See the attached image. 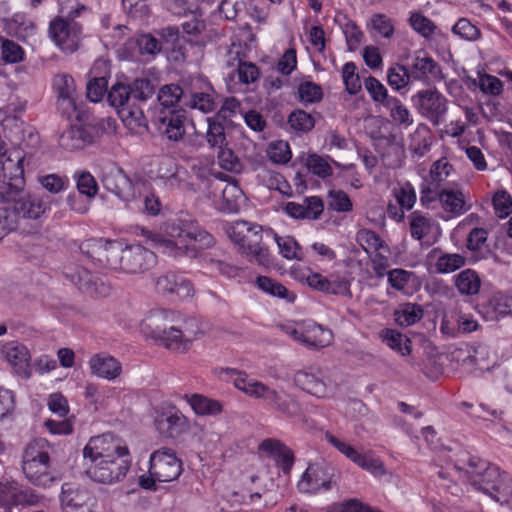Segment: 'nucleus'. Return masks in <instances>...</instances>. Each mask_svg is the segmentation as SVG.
I'll return each mask as SVG.
<instances>
[{"instance_id":"1","label":"nucleus","mask_w":512,"mask_h":512,"mask_svg":"<svg viewBox=\"0 0 512 512\" xmlns=\"http://www.w3.org/2000/svg\"><path fill=\"white\" fill-rule=\"evenodd\" d=\"M218 376L222 380L232 381L234 386L256 399H262L274 411L288 418H298L302 415V407L292 394L277 391L264 383L250 378L246 373L233 368H220Z\"/></svg>"},{"instance_id":"2","label":"nucleus","mask_w":512,"mask_h":512,"mask_svg":"<svg viewBox=\"0 0 512 512\" xmlns=\"http://www.w3.org/2000/svg\"><path fill=\"white\" fill-rule=\"evenodd\" d=\"M0 202H12V205L0 207V240L8 233L16 230L21 219L37 220L47 210V203L40 197L30 194L23 189L19 192L4 191Z\"/></svg>"},{"instance_id":"3","label":"nucleus","mask_w":512,"mask_h":512,"mask_svg":"<svg viewBox=\"0 0 512 512\" xmlns=\"http://www.w3.org/2000/svg\"><path fill=\"white\" fill-rule=\"evenodd\" d=\"M171 322L167 312L154 311L145 319V327L150 330L151 337L166 348L186 352L198 333L196 322L193 319L185 320L180 327Z\"/></svg>"},{"instance_id":"4","label":"nucleus","mask_w":512,"mask_h":512,"mask_svg":"<svg viewBox=\"0 0 512 512\" xmlns=\"http://www.w3.org/2000/svg\"><path fill=\"white\" fill-rule=\"evenodd\" d=\"M50 445L46 439L31 441L22 456V471L34 486L48 488L61 480V476L50 470Z\"/></svg>"},{"instance_id":"5","label":"nucleus","mask_w":512,"mask_h":512,"mask_svg":"<svg viewBox=\"0 0 512 512\" xmlns=\"http://www.w3.org/2000/svg\"><path fill=\"white\" fill-rule=\"evenodd\" d=\"M230 240L239 247V252L246 256H266L267 251L262 245L263 228L261 225L237 220L225 227Z\"/></svg>"},{"instance_id":"6","label":"nucleus","mask_w":512,"mask_h":512,"mask_svg":"<svg viewBox=\"0 0 512 512\" xmlns=\"http://www.w3.org/2000/svg\"><path fill=\"white\" fill-rule=\"evenodd\" d=\"M147 234V245L159 249L158 252L160 253H173L175 256L183 253H200L202 250L211 248L215 244L214 237L200 228L182 245L158 233L147 232Z\"/></svg>"},{"instance_id":"7","label":"nucleus","mask_w":512,"mask_h":512,"mask_svg":"<svg viewBox=\"0 0 512 512\" xmlns=\"http://www.w3.org/2000/svg\"><path fill=\"white\" fill-rule=\"evenodd\" d=\"M122 456L130 457L128 447L112 434L92 437L83 449L84 463L114 460Z\"/></svg>"},{"instance_id":"8","label":"nucleus","mask_w":512,"mask_h":512,"mask_svg":"<svg viewBox=\"0 0 512 512\" xmlns=\"http://www.w3.org/2000/svg\"><path fill=\"white\" fill-rule=\"evenodd\" d=\"M339 471L330 463L315 462L309 464L298 482V489L303 493L316 494L327 491L336 484Z\"/></svg>"},{"instance_id":"9","label":"nucleus","mask_w":512,"mask_h":512,"mask_svg":"<svg viewBox=\"0 0 512 512\" xmlns=\"http://www.w3.org/2000/svg\"><path fill=\"white\" fill-rule=\"evenodd\" d=\"M87 476L98 483L113 484L123 480L131 466V457L84 463Z\"/></svg>"},{"instance_id":"10","label":"nucleus","mask_w":512,"mask_h":512,"mask_svg":"<svg viewBox=\"0 0 512 512\" xmlns=\"http://www.w3.org/2000/svg\"><path fill=\"white\" fill-rule=\"evenodd\" d=\"M412 101L419 114L429 120L434 126L440 125L448 111V100L437 90H420Z\"/></svg>"},{"instance_id":"11","label":"nucleus","mask_w":512,"mask_h":512,"mask_svg":"<svg viewBox=\"0 0 512 512\" xmlns=\"http://www.w3.org/2000/svg\"><path fill=\"white\" fill-rule=\"evenodd\" d=\"M43 497L29 487H22L14 481H0V508L4 512H12L17 506H34L41 502Z\"/></svg>"},{"instance_id":"12","label":"nucleus","mask_w":512,"mask_h":512,"mask_svg":"<svg viewBox=\"0 0 512 512\" xmlns=\"http://www.w3.org/2000/svg\"><path fill=\"white\" fill-rule=\"evenodd\" d=\"M24 162L25 155L20 150H14L1 161L0 195L5 190L19 192L25 187Z\"/></svg>"},{"instance_id":"13","label":"nucleus","mask_w":512,"mask_h":512,"mask_svg":"<svg viewBox=\"0 0 512 512\" xmlns=\"http://www.w3.org/2000/svg\"><path fill=\"white\" fill-rule=\"evenodd\" d=\"M182 462L174 451L163 448L154 451L150 456L149 474L158 482H171L181 475Z\"/></svg>"},{"instance_id":"14","label":"nucleus","mask_w":512,"mask_h":512,"mask_svg":"<svg viewBox=\"0 0 512 512\" xmlns=\"http://www.w3.org/2000/svg\"><path fill=\"white\" fill-rule=\"evenodd\" d=\"M187 120L184 109H161L153 119L158 132L169 141L179 142L185 135Z\"/></svg>"},{"instance_id":"15","label":"nucleus","mask_w":512,"mask_h":512,"mask_svg":"<svg viewBox=\"0 0 512 512\" xmlns=\"http://www.w3.org/2000/svg\"><path fill=\"white\" fill-rule=\"evenodd\" d=\"M82 26L78 22H69L56 17L50 22L49 35L63 51L72 53L77 50Z\"/></svg>"},{"instance_id":"16","label":"nucleus","mask_w":512,"mask_h":512,"mask_svg":"<svg viewBox=\"0 0 512 512\" xmlns=\"http://www.w3.org/2000/svg\"><path fill=\"white\" fill-rule=\"evenodd\" d=\"M0 358L6 360L15 372L24 379L31 376V355L27 347L19 341H7L0 345Z\"/></svg>"},{"instance_id":"17","label":"nucleus","mask_w":512,"mask_h":512,"mask_svg":"<svg viewBox=\"0 0 512 512\" xmlns=\"http://www.w3.org/2000/svg\"><path fill=\"white\" fill-rule=\"evenodd\" d=\"M452 169V165L445 158L435 161L430 168L429 178L421 186V199H437V194L443 189L442 184L450 176Z\"/></svg>"},{"instance_id":"18","label":"nucleus","mask_w":512,"mask_h":512,"mask_svg":"<svg viewBox=\"0 0 512 512\" xmlns=\"http://www.w3.org/2000/svg\"><path fill=\"white\" fill-rule=\"evenodd\" d=\"M60 500L65 512H92L90 493L70 483L62 485Z\"/></svg>"},{"instance_id":"19","label":"nucleus","mask_w":512,"mask_h":512,"mask_svg":"<svg viewBox=\"0 0 512 512\" xmlns=\"http://www.w3.org/2000/svg\"><path fill=\"white\" fill-rule=\"evenodd\" d=\"M408 68L410 71L409 75L413 80L429 84L444 79L440 65L433 58L426 55H417Z\"/></svg>"},{"instance_id":"20","label":"nucleus","mask_w":512,"mask_h":512,"mask_svg":"<svg viewBox=\"0 0 512 512\" xmlns=\"http://www.w3.org/2000/svg\"><path fill=\"white\" fill-rule=\"evenodd\" d=\"M156 290L162 295L179 299L192 296L194 291L189 280L174 273H167L159 277L156 281Z\"/></svg>"},{"instance_id":"21","label":"nucleus","mask_w":512,"mask_h":512,"mask_svg":"<svg viewBox=\"0 0 512 512\" xmlns=\"http://www.w3.org/2000/svg\"><path fill=\"white\" fill-rule=\"evenodd\" d=\"M199 226L196 220L189 214L180 212L176 218L165 224V232L168 236L175 238V243L182 245L193 234L198 231Z\"/></svg>"},{"instance_id":"22","label":"nucleus","mask_w":512,"mask_h":512,"mask_svg":"<svg viewBox=\"0 0 512 512\" xmlns=\"http://www.w3.org/2000/svg\"><path fill=\"white\" fill-rule=\"evenodd\" d=\"M88 364L92 375L108 381L118 378L122 373L121 363L108 353L92 355Z\"/></svg>"},{"instance_id":"23","label":"nucleus","mask_w":512,"mask_h":512,"mask_svg":"<svg viewBox=\"0 0 512 512\" xmlns=\"http://www.w3.org/2000/svg\"><path fill=\"white\" fill-rule=\"evenodd\" d=\"M294 383L303 391L316 397H325L328 394L326 383L322 379L320 369H304L294 374Z\"/></svg>"},{"instance_id":"24","label":"nucleus","mask_w":512,"mask_h":512,"mask_svg":"<svg viewBox=\"0 0 512 512\" xmlns=\"http://www.w3.org/2000/svg\"><path fill=\"white\" fill-rule=\"evenodd\" d=\"M93 142V136L88 129L72 125L59 137V145L70 151L84 149Z\"/></svg>"},{"instance_id":"25","label":"nucleus","mask_w":512,"mask_h":512,"mask_svg":"<svg viewBox=\"0 0 512 512\" xmlns=\"http://www.w3.org/2000/svg\"><path fill=\"white\" fill-rule=\"evenodd\" d=\"M76 285L90 296L106 297L110 293L109 286L97 276L92 275L86 268L78 271Z\"/></svg>"},{"instance_id":"26","label":"nucleus","mask_w":512,"mask_h":512,"mask_svg":"<svg viewBox=\"0 0 512 512\" xmlns=\"http://www.w3.org/2000/svg\"><path fill=\"white\" fill-rule=\"evenodd\" d=\"M482 313L491 321L512 313V294L495 293L488 302L483 305Z\"/></svg>"},{"instance_id":"27","label":"nucleus","mask_w":512,"mask_h":512,"mask_svg":"<svg viewBox=\"0 0 512 512\" xmlns=\"http://www.w3.org/2000/svg\"><path fill=\"white\" fill-rule=\"evenodd\" d=\"M262 452L273 456L281 465L284 472H288L294 462L291 450L276 439H265L259 446Z\"/></svg>"},{"instance_id":"28","label":"nucleus","mask_w":512,"mask_h":512,"mask_svg":"<svg viewBox=\"0 0 512 512\" xmlns=\"http://www.w3.org/2000/svg\"><path fill=\"white\" fill-rule=\"evenodd\" d=\"M332 332L314 322H305L304 338L302 344L319 349L328 346L332 342Z\"/></svg>"},{"instance_id":"29","label":"nucleus","mask_w":512,"mask_h":512,"mask_svg":"<svg viewBox=\"0 0 512 512\" xmlns=\"http://www.w3.org/2000/svg\"><path fill=\"white\" fill-rule=\"evenodd\" d=\"M118 114L125 126L134 133H142L148 129L147 119L141 107L135 103L119 109Z\"/></svg>"},{"instance_id":"30","label":"nucleus","mask_w":512,"mask_h":512,"mask_svg":"<svg viewBox=\"0 0 512 512\" xmlns=\"http://www.w3.org/2000/svg\"><path fill=\"white\" fill-rule=\"evenodd\" d=\"M105 188L121 198L122 200H129L133 195V184L129 177L118 170L114 174L108 175L104 180Z\"/></svg>"},{"instance_id":"31","label":"nucleus","mask_w":512,"mask_h":512,"mask_svg":"<svg viewBox=\"0 0 512 512\" xmlns=\"http://www.w3.org/2000/svg\"><path fill=\"white\" fill-rule=\"evenodd\" d=\"M193 411L200 416H216L223 410L222 402L201 394L185 395Z\"/></svg>"},{"instance_id":"32","label":"nucleus","mask_w":512,"mask_h":512,"mask_svg":"<svg viewBox=\"0 0 512 512\" xmlns=\"http://www.w3.org/2000/svg\"><path fill=\"white\" fill-rule=\"evenodd\" d=\"M437 198L440 200L442 207L447 212L454 215H460L466 211L464 207V195L459 190H453L445 187L439 191Z\"/></svg>"},{"instance_id":"33","label":"nucleus","mask_w":512,"mask_h":512,"mask_svg":"<svg viewBox=\"0 0 512 512\" xmlns=\"http://www.w3.org/2000/svg\"><path fill=\"white\" fill-rule=\"evenodd\" d=\"M187 91L177 84H167L160 88L157 98L162 109H174L177 103L183 105L184 96Z\"/></svg>"},{"instance_id":"34","label":"nucleus","mask_w":512,"mask_h":512,"mask_svg":"<svg viewBox=\"0 0 512 512\" xmlns=\"http://www.w3.org/2000/svg\"><path fill=\"white\" fill-rule=\"evenodd\" d=\"M183 106L198 109L203 113H209L214 110L215 102L212 95L207 92L187 91V95L184 96Z\"/></svg>"},{"instance_id":"35","label":"nucleus","mask_w":512,"mask_h":512,"mask_svg":"<svg viewBox=\"0 0 512 512\" xmlns=\"http://www.w3.org/2000/svg\"><path fill=\"white\" fill-rule=\"evenodd\" d=\"M455 285L461 294L475 295L479 292L481 281L475 271L466 269L457 275Z\"/></svg>"},{"instance_id":"36","label":"nucleus","mask_w":512,"mask_h":512,"mask_svg":"<svg viewBox=\"0 0 512 512\" xmlns=\"http://www.w3.org/2000/svg\"><path fill=\"white\" fill-rule=\"evenodd\" d=\"M357 241L367 254L375 253L376 256H383L382 250L385 252L387 247L377 233L372 230H361L357 234Z\"/></svg>"},{"instance_id":"37","label":"nucleus","mask_w":512,"mask_h":512,"mask_svg":"<svg viewBox=\"0 0 512 512\" xmlns=\"http://www.w3.org/2000/svg\"><path fill=\"white\" fill-rule=\"evenodd\" d=\"M408 221L411 236L417 240H421L431 231V219L420 211H414L409 214Z\"/></svg>"},{"instance_id":"38","label":"nucleus","mask_w":512,"mask_h":512,"mask_svg":"<svg viewBox=\"0 0 512 512\" xmlns=\"http://www.w3.org/2000/svg\"><path fill=\"white\" fill-rule=\"evenodd\" d=\"M131 100L132 95L129 84L116 82L107 92V101L111 106L115 108L122 109L123 107L131 104Z\"/></svg>"},{"instance_id":"39","label":"nucleus","mask_w":512,"mask_h":512,"mask_svg":"<svg viewBox=\"0 0 512 512\" xmlns=\"http://www.w3.org/2000/svg\"><path fill=\"white\" fill-rule=\"evenodd\" d=\"M502 476L503 473L500 472V469L497 466L490 467L483 476L476 478V480L473 481V487L490 496L491 493H494L493 490L497 487Z\"/></svg>"},{"instance_id":"40","label":"nucleus","mask_w":512,"mask_h":512,"mask_svg":"<svg viewBox=\"0 0 512 512\" xmlns=\"http://www.w3.org/2000/svg\"><path fill=\"white\" fill-rule=\"evenodd\" d=\"M389 110L390 117L398 125L410 126L413 123L412 116L402 101L396 97L387 100L385 106Z\"/></svg>"},{"instance_id":"41","label":"nucleus","mask_w":512,"mask_h":512,"mask_svg":"<svg viewBox=\"0 0 512 512\" xmlns=\"http://www.w3.org/2000/svg\"><path fill=\"white\" fill-rule=\"evenodd\" d=\"M287 123L295 132L306 133L314 128L315 119L306 111L297 109L290 113Z\"/></svg>"},{"instance_id":"42","label":"nucleus","mask_w":512,"mask_h":512,"mask_svg":"<svg viewBox=\"0 0 512 512\" xmlns=\"http://www.w3.org/2000/svg\"><path fill=\"white\" fill-rule=\"evenodd\" d=\"M396 321L401 326H410L423 317V309L418 304L406 303L395 312Z\"/></svg>"},{"instance_id":"43","label":"nucleus","mask_w":512,"mask_h":512,"mask_svg":"<svg viewBox=\"0 0 512 512\" xmlns=\"http://www.w3.org/2000/svg\"><path fill=\"white\" fill-rule=\"evenodd\" d=\"M409 74V68L404 65L397 64L392 66L387 71L388 84L394 90H400L404 88L410 80H413Z\"/></svg>"},{"instance_id":"44","label":"nucleus","mask_w":512,"mask_h":512,"mask_svg":"<svg viewBox=\"0 0 512 512\" xmlns=\"http://www.w3.org/2000/svg\"><path fill=\"white\" fill-rule=\"evenodd\" d=\"M367 28L377 32L384 38L390 39L394 34V25L392 20L385 14H373L367 23Z\"/></svg>"},{"instance_id":"45","label":"nucleus","mask_w":512,"mask_h":512,"mask_svg":"<svg viewBox=\"0 0 512 512\" xmlns=\"http://www.w3.org/2000/svg\"><path fill=\"white\" fill-rule=\"evenodd\" d=\"M132 100L147 101L155 93V86L153 82L147 78H137L131 84Z\"/></svg>"},{"instance_id":"46","label":"nucleus","mask_w":512,"mask_h":512,"mask_svg":"<svg viewBox=\"0 0 512 512\" xmlns=\"http://www.w3.org/2000/svg\"><path fill=\"white\" fill-rule=\"evenodd\" d=\"M465 258H436V261L429 262L430 273L447 274L456 271L465 265Z\"/></svg>"},{"instance_id":"47","label":"nucleus","mask_w":512,"mask_h":512,"mask_svg":"<svg viewBox=\"0 0 512 512\" xmlns=\"http://www.w3.org/2000/svg\"><path fill=\"white\" fill-rule=\"evenodd\" d=\"M493 492L494 493H491L489 497L502 505L506 504L512 507V478L506 473H503L501 480Z\"/></svg>"},{"instance_id":"48","label":"nucleus","mask_w":512,"mask_h":512,"mask_svg":"<svg viewBox=\"0 0 512 512\" xmlns=\"http://www.w3.org/2000/svg\"><path fill=\"white\" fill-rule=\"evenodd\" d=\"M1 59L5 63H18L24 59V50L13 40L1 37Z\"/></svg>"},{"instance_id":"49","label":"nucleus","mask_w":512,"mask_h":512,"mask_svg":"<svg viewBox=\"0 0 512 512\" xmlns=\"http://www.w3.org/2000/svg\"><path fill=\"white\" fill-rule=\"evenodd\" d=\"M77 190L80 194L93 198L98 192V185L95 178L87 171H77L74 174Z\"/></svg>"},{"instance_id":"50","label":"nucleus","mask_w":512,"mask_h":512,"mask_svg":"<svg viewBox=\"0 0 512 512\" xmlns=\"http://www.w3.org/2000/svg\"><path fill=\"white\" fill-rule=\"evenodd\" d=\"M156 265V258H123L121 273H142Z\"/></svg>"},{"instance_id":"51","label":"nucleus","mask_w":512,"mask_h":512,"mask_svg":"<svg viewBox=\"0 0 512 512\" xmlns=\"http://www.w3.org/2000/svg\"><path fill=\"white\" fill-rule=\"evenodd\" d=\"M356 69V65L353 62H347L342 68L345 89L350 95H355L361 90V81L356 73Z\"/></svg>"},{"instance_id":"52","label":"nucleus","mask_w":512,"mask_h":512,"mask_svg":"<svg viewBox=\"0 0 512 512\" xmlns=\"http://www.w3.org/2000/svg\"><path fill=\"white\" fill-rule=\"evenodd\" d=\"M466 475L469 483L473 486V481L476 478H480L490 467H496V465L489 463L488 461L481 459L477 456H469L467 460Z\"/></svg>"},{"instance_id":"53","label":"nucleus","mask_w":512,"mask_h":512,"mask_svg":"<svg viewBox=\"0 0 512 512\" xmlns=\"http://www.w3.org/2000/svg\"><path fill=\"white\" fill-rule=\"evenodd\" d=\"M364 85L372 100L381 103L383 106H385L387 100L393 97L389 96L386 87L372 76L365 79Z\"/></svg>"},{"instance_id":"54","label":"nucleus","mask_w":512,"mask_h":512,"mask_svg":"<svg viewBox=\"0 0 512 512\" xmlns=\"http://www.w3.org/2000/svg\"><path fill=\"white\" fill-rule=\"evenodd\" d=\"M53 89L57 97L76 95L74 79L69 74H57L53 78Z\"/></svg>"},{"instance_id":"55","label":"nucleus","mask_w":512,"mask_h":512,"mask_svg":"<svg viewBox=\"0 0 512 512\" xmlns=\"http://www.w3.org/2000/svg\"><path fill=\"white\" fill-rule=\"evenodd\" d=\"M208 129L206 132V140L212 148H222L226 141L224 127L221 123L207 119Z\"/></svg>"},{"instance_id":"56","label":"nucleus","mask_w":512,"mask_h":512,"mask_svg":"<svg viewBox=\"0 0 512 512\" xmlns=\"http://www.w3.org/2000/svg\"><path fill=\"white\" fill-rule=\"evenodd\" d=\"M298 94L300 101L306 104L318 102L323 97L321 86L310 81L303 82L299 85Z\"/></svg>"},{"instance_id":"57","label":"nucleus","mask_w":512,"mask_h":512,"mask_svg":"<svg viewBox=\"0 0 512 512\" xmlns=\"http://www.w3.org/2000/svg\"><path fill=\"white\" fill-rule=\"evenodd\" d=\"M328 204L332 210L337 212H349L353 207L348 194L342 190H330Z\"/></svg>"},{"instance_id":"58","label":"nucleus","mask_w":512,"mask_h":512,"mask_svg":"<svg viewBox=\"0 0 512 512\" xmlns=\"http://www.w3.org/2000/svg\"><path fill=\"white\" fill-rule=\"evenodd\" d=\"M325 439L329 444L335 447L339 452L345 455L353 463L357 464V462H359L362 453L357 451L349 443L338 439L336 436L329 432L325 434Z\"/></svg>"},{"instance_id":"59","label":"nucleus","mask_w":512,"mask_h":512,"mask_svg":"<svg viewBox=\"0 0 512 512\" xmlns=\"http://www.w3.org/2000/svg\"><path fill=\"white\" fill-rule=\"evenodd\" d=\"M409 22L412 28L425 38L430 37L436 29V25L433 21L421 13H412Z\"/></svg>"},{"instance_id":"60","label":"nucleus","mask_w":512,"mask_h":512,"mask_svg":"<svg viewBox=\"0 0 512 512\" xmlns=\"http://www.w3.org/2000/svg\"><path fill=\"white\" fill-rule=\"evenodd\" d=\"M307 168L315 175L326 178L332 175L333 169L330 164L321 156L311 154L307 157Z\"/></svg>"},{"instance_id":"61","label":"nucleus","mask_w":512,"mask_h":512,"mask_svg":"<svg viewBox=\"0 0 512 512\" xmlns=\"http://www.w3.org/2000/svg\"><path fill=\"white\" fill-rule=\"evenodd\" d=\"M259 289L272 296L282 299L288 298V290L282 284L273 281L269 277L259 276L256 280Z\"/></svg>"},{"instance_id":"62","label":"nucleus","mask_w":512,"mask_h":512,"mask_svg":"<svg viewBox=\"0 0 512 512\" xmlns=\"http://www.w3.org/2000/svg\"><path fill=\"white\" fill-rule=\"evenodd\" d=\"M452 31L467 41H475L480 35L479 29L466 18L459 19L453 26Z\"/></svg>"},{"instance_id":"63","label":"nucleus","mask_w":512,"mask_h":512,"mask_svg":"<svg viewBox=\"0 0 512 512\" xmlns=\"http://www.w3.org/2000/svg\"><path fill=\"white\" fill-rule=\"evenodd\" d=\"M269 159L278 164L287 163L291 159V151L287 142L277 141L270 144L268 149Z\"/></svg>"},{"instance_id":"64","label":"nucleus","mask_w":512,"mask_h":512,"mask_svg":"<svg viewBox=\"0 0 512 512\" xmlns=\"http://www.w3.org/2000/svg\"><path fill=\"white\" fill-rule=\"evenodd\" d=\"M493 207L498 217H507L512 212V197L505 190L496 192L493 197Z\"/></svg>"}]
</instances>
